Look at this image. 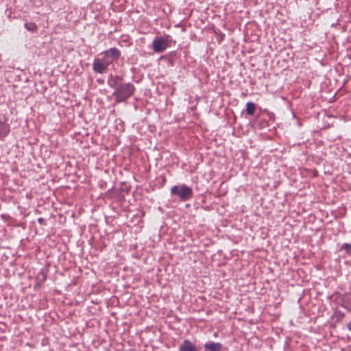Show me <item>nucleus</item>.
<instances>
[{"label": "nucleus", "instance_id": "1", "mask_svg": "<svg viewBox=\"0 0 351 351\" xmlns=\"http://www.w3.org/2000/svg\"><path fill=\"white\" fill-rule=\"evenodd\" d=\"M171 193L177 195L182 201L189 199L193 195L191 188L186 185H178L171 188Z\"/></svg>", "mask_w": 351, "mask_h": 351}, {"label": "nucleus", "instance_id": "2", "mask_svg": "<svg viewBox=\"0 0 351 351\" xmlns=\"http://www.w3.org/2000/svg\"><path fill=\"white\" fill-rule=\"evenodd\" d=\"M133 86L128 84L121 86L114 95L117 101H121L129 97L133 93Z\"/></svg>", "mask_w": 351, "mask_h": 351}, {"label": "nucleus", "instance_id": "3", "mask_svg": "<svg viewBox=\"0 0 351 351\" xmlns=\"http://www.w3.org/2000/svg\"><path fill=\"white\" fill-rule=\"evenodd\" d=\"M110 62L107 60L95 59L93 62V70L98 73H103L107 69Z\"/></svg>", "mask_w": 351, "mask_h": 351}, {"label": "nucleus", "instance_id": "4", "mask_svg": "<svg viewBox=\"0 0 351 351\" xmlns=\"http://www.w3.org/2000/svg\"><path fill=\"white\" fill-rule=\"evenodd\" d=\"M168 46V42L165 38H157L153 42V49L156 52L163 51Z\"/></svg>", "mask_w": 351, "mask_h": 351}, {"label": "nucleus", "instance_id": "5", "mask_svg": "<svg viewBox=\"0 0 351 351\" xmlns=\"http://www.w3.org/2000/svg\"><path fill=\"white\" fill-rule=\"evenodd\" d=\"M180 351H198L197 348L189 340H184L180 347Z\"/></svg>", "mask_w": 351, "mask_h": 351}, {"label": "nucleus", "instance_id": "6", "mask_svg": "<svg viewBox=\"0 0 351 351\" xmlns=\"http://www.w3.org/2000/svg\"><path fill=\"white\" fill-rule=\"evenodd\" d=\"M221 347L220 343H210L205 345V348L209 351H221Z\"/></svg>", "mask_w": 351, "mask_h": 351}, {"label": "nucleus", "instance_id": "7", "mask_svg": "<svg viewBox=\"0 0 351 351\" xmlns=\"http://www.w3.org/2000/svg\"><path fill=\"white\" fill-rule=\"evenodd\" d=\"M106 57L110 56L113 59H117L120 56V51L116 48H111L105 52Z\"/></svg>", "mask_w": 351, "mask_h": 351}, {"label": "nucleus", "instance_id": "8", "mask_svg": "<svg viewBox=\"0 0 351 351\" xmlns=\"http://www.w3.org/2000/svg\"><path fill=\"white\" fill-rule=\"evenodd\" d=\"M256 110V105L252 102L246 104V112L248 114L252 115Z\"/></svg>", "mask_w": 351, "mask_h": 351}, {"label": "nucleus", "instance_id": "9", "mask_svg": "<svg viewBox=\"0 0 351 351\" xmlns=\"http://www.w3.org/2000/svg\"><path fill=\"white\" fill-rule=\"evenodd\" d=\"M25 26L27 30L31 32H35L37 29V26L34 23H25Z\"/></svg>", "mask_w": 351, "mask_h": 351}, {"label": "nucleus", "instance_id": "10", "mask_svg": "<svg viewBox=\"0 0 351 351\" xmlns=\"http://www.w3.org/2000/svg\"><path fill=\"white\" fill-rule=\"evenodd\" d=\"M343 250H345L348 253L351 252V243H345L341 247Z\"/></svg>", "mask_w": 351, "mask_h": 351}, {"label": "nucleus", "instance_id": "11", "mask_svg": "<svg viewBox=\"0 0 351 351\" xmlns=\"http://www.w3.org/2000/svg\"><path fill=\"white\" fill-rule=\"evenodd\" d=\"M1 132H3V134H4V136H5L8 133V129L5 127H1V128L0 129V133Z\"/></svg>", "mask_w": 351, "mask_h": 351}, {"label": "nucleus", "instance_id": "12", "mask_svg": "<svg viewBox=\"0 0 351 351\" xmlns=\"http://www.w3.org/2000/svg\"><path fill=\"white\" fill-rule=\"evenodd\" d=\"M43 221V219L42 218L38 219V221H39L40 223H41Z\"/></svg>", "mask_w": 351, "mask_h": 351}, {"label": "nucleus", "instance_id": "13", "mask_svg": "<svg viewBox=\"0 0 351 351\" xmlns=\"http://www.w3.org/2000/svg\"><path fill=\"white\" fill-rule=\"evenodd\" d=\"M348 328L351 330V324H348Z\"/></svg>", "mask_w": 351, "mask_h": 351}]
</instances>
